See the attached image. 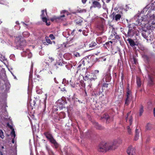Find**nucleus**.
I'll return each instance as SVG.
<instances>
[{
  "label": "nucleus",
  "instance_id": "1",
  "mask_svg": "<svg viewBox=\"0 0 155 155\" xmlns=\"http://www.w3.org/2000/svg\"><path fill=\"white\" fill-rule=\"evenodd\" d=\"M138 24L140 25L142 21H147L148 23L146 24L145 27L147 29H155V12L153 10L149 11L147 14L142 17L141 15L138 16Z\"/></svg>",
  "mask_w": 155,
  "mask_h": 155
},
{
  "label": "nucleus",
  "instance_id": "2",
  "mask_svg": "<svg viewBox=\"0 0 155 155\" xmlns=\"http://www.w3.org/2000/svg\"><path fill=\"white\" fill-rule=\"evenodd\" d=\"M117 146V142L116 141H114L111 145H109L107 143H103L99 146L98 150L102 152L106 151L109 150L114 149Z\"/></svg>",
  "mask_w": 155,
  "mask_h": 155
},
{
  "label": "nucleus",
  "instance_id": "3",
  "mask_svg": "<svg viewBox=\"0 0 155 155\" xmlns=\"http://www.w3.org/2000/svg\"><path fill=\"white\" fill-rule=\"evenodd\" d=\"M61 15L59 17L54 16L51 19V20L52 21H58V20H61L64 21L66 20V18L65 17L68 16L69 14L66 11L64 10L62 11L61 12Z\"/></svg>",
  "mask_w": 155,
  "mask_h": 155
},
{
  "label": "nucleus",
  "instance_id": "4",
  "mask_svg": "<svg viewBox=\"0 0 155 155\" xmlns=\"http://www.w3.org/2000/svg\"><path fill=\"white\" fill-rule=\"evenodd\" d=\"M132 98L131 92L130 89V85L128 84L127 88L126 99L125 101V105H127L131 101Z\"/></svg>",
  "mask_w": 155,
  "mask_h": 155
},
{
  "label": "nucleus",
  "instance_id": "5",
  "mask_svg": "<svg viewBox=\"0 0 155 155\" xmlns=\"http://www.w3.org/2000/svg\"><path fill=\"white\" fill-rule=\"evenodd\" d=\"M15 42L18 46H23L26 44V41L23 40L22 38L21 39L20 36L16 37L15 39Z\"/></svg>",
  "mask_w": 155,
  "mask_h": 155
},
{
  "label": "nucleus",
  "instance_id": "6",
  "mask_svg": "<svg viewBox=\"0 0 155 155\" xmlns=\"http://www.w3.org/2000/svg\"><path fill=\"white\" fill-rule=\"evenodd\" d=\"M41 18L42 19L43 21L45 22L46 23V25H50L49 22H48L49 21L48 20L47 18V14L46 10H43L41 11Z\"/></svg>",
  "mask_w": 155,
  "mask_h": 155
},
{
  "label": "nucleus",
  "instance_id": "7",
  "mask_svg": "<svg viewBox=\"0 0 155 155\" xmlns=\"http://www.w3.org/2000/svg\"><path fill=\"white\" fill-rule=\"evenodd\" d=\"M45 135L46 137L49 140L50 142L54 145L55 147H57L58 146V144L56 141L53 139L51 135L48 133H46L45 134Z\"/></svg>",
  "mask_w": 155,
  "mask_h": 155
},
{
  "label": "nucleus",
  "instance_id": "8",
  "mask_svg": "<svg viewBox=\"0 0 155 155\" xmlns=\"http://www.w3.org/2000/svg\"><path fill=\"white\" fill-rule=\"evenodd\" d=\"M129 30L128 31V33L129 35L131 34L132 33V34L135 33V27H134V24L133 23L130 24L128 25Z\"/></svg>",
  "mask_w": 155,
  "mask_h": 155
},
{
  "label": "nucleus",
  "instance_id": "9",
  "mask_svg": "<svg viewBox=\"0 0 155 155\" xmlns=\"http://www.w3.org/2000/svg\"><path fill=\"white\" fill-rule=\"evenodd\" d=\"M127 152L129 155H134L135 153V149L132 147H130L128 148Z\"/></svg>",
  "mask_w": 155,
  "mask_h": 155
},
{
  "label": "nucleus",
  "instance_id": "10",
  "mask_svg": "<svg viewBox=\"0 0 155 155\" xmlns=\"http://www.w3.org/2000/svg\"><path fill=\"white\" fill-rule=\"evenodd\" d=\"M130 112L128 113L127 116L126 118V120L127 122H129L130 124L131 125L132 122V118L131 115H130Z\"/></svg>",
  "mask_w": 155,
  "mask_h": 155
},
{
  "label": "nucleus",
  "instance_id": "11",
  "mask_svg": "<svg viewBox=\"0 0 155 155\" xmlns=\"http://www.w3.org/2000/svg\"><path fill=\"white\" fill-rule=\"evenodd\" d=\"M92 4L93 7L95 8H99L101 7V5L99 2L96 1H93L92 2Z\"/></svg>",
  "mask_w": 155,
  "mask_h": 155
},
{
  "label": "nucleus",
  "instance_id": "12",
  "mask_svg": "<svg viewBox=\"0 0 155 155\" xmlns=\"http://www.w3.org/2000/svg\"><path fill=\"white\" fill-rule=\"evenodd\" d=\"M112 15L113 16V19H115L117 21L119 20L121 17L120 14H117L115 15L114 13H112Z\"/></svg>",
  "mask_w": 155,
  "mask_h": 155
},
{
  "label": "nucleus",
  "instance_id": "13",
  "mask_svg": "<svg viewBox=\"0 0 155 155\" xmlns=\"http://www.w3.org/2000/svg\"><path fill=\"white\" fill-rule=\"evenodd\" d=\"M129 43L130 45L131 46L133 47L136 45H137V42H135L133 40L131 39H128L127 40Z\"/></svg>",
  "mask_w": 155,
  "mask_h": 155
},
{
  "label": "nucleus",
  "instance_id": "14",
  "mask_svg": "<svg viewBox=\"0 0 155 155\" xmlns=\"http://www.w3.org/2000/svg\"><path fill=\"white\" fill-rule=\"evenodd\" d=\"M98 73H99L98 70H95L94 71V74L95 76V78H88V79L92 80H94V79H95L97 78L96 76L98 75Z\"/></svg>",
  "mask_w": 155,
  "mask_h": 155
},
{
  "label": "nucleus",
  "instance_id": "15",
  "mask_svg": "<svg viewBox=\"0 0 155 155\" xmlns=\"http://www.w3.org/2000/svg\"><path fill=\"white\" fill-rule=\"evenodd\" d=\"M96 45V43L95 42H93L91 43V44H90L89 45V48H90L89 49H88V50H91Z\"/></svg>",
  "mask_w": 155,
  "mask_h": 155
},
{
  "label": "nucleus",
  "instance_id": "16",
  "mask_svg": "<svg viewBox=\"0 0 155 155\" xmlns=\"http://www.w3.org/2000/svg\"><path fill=\"white\" fill-rule=\"evenodd\" d=\"M137 83L138 87H140L141 85V81L139 77H137Z\"/></svg>",
  "mask_w": 155,
  "mask_h": 155
},
{
  "label": "nucleus",
  "instance_id": "17",
  "mask_svg": "<svg viewBox=\"0 0 155 155\" xmlns=\"http://www.w3.org/2000/svg\"><path fill=\"white\" fill-rule=\"evenodd\" d=\"M11 134L12 137H13V138L12 141V142L13 143H14V138L15 136V132L14 129H12V131L11 132Z\"/></svg>",
  "mask_w": 155,
  "mask_h": 155
},
{
  "label": "nucleus",
  "instance_id": "18",
  "mask_svg": "<svg viewBox=\"0 0 155 155\" xmlns=\"http://www.w3.org/2000/svg\"><path fill=\"white\" fill-rule=\"evenodd\" d=\"M46 148L48 152L49 155H54L53 152L48 147L46 146Z\"/></svg>",
  "mask_w": 155,
  "mask_h": 155
},
{
  "label": "nucleus",
  "instance_id": "19",
  "mask_svg": "<svg viewBox=\"0 0 155 155\" xmlns=\"http://www.w3.org/2000/svg\"><path fill=\"white\" fill-rule=\"evenodd\" d=\"M112 42L110 41L109 42L106 43V45L109 48H111L112 46Z\"/></svg>",
  "mask_w": 155,
  "mask_h": 155
},
{
  "label": "nucleus",
  "instance_id": "20",
  "mask_svg": "<svg viewBox=\"0 0 155 155\" xmlns=\"http://www.w3.org/2000/svg\"><path fill=\"white\" fill-rule=\"evenodd\" d=\"M139 137V133L138 132V130L136 129V134L135 137V140H137L138 139V137Z\"/></svg>",
  "mask_w": 155,
  "mask_h": 155
},
{
  "label": "nucleus",
  "instance_id": "21",
  "mask_svg": "<svg viewBox=\"0 0 155 155\" xmlns=\"http://www.w3.org/2000/svg\"><path fill=\"white\" fill-rule=\"evenodd\" d=\"M143 112V107L142 106H141L140 107L139 112V115L140 116H141Z\"/></svg>",
  "mask_w": 155,
  "mask_h": 155
},
{
  "label": "nucleus",
  "instance_id": "22",
  "mask_svg": "<svg viewBox=\"0 0 155 155\" xmlns=\"http://www.w3.org/2000/svg\"><path fill=\"white\" fill-rule=\"evenodd\" d=\"M152 127V125L148 123L147 124L146 126V128L147 129L150 130L151 129Z\"/></svg>",
  "mask_w": 155,
  "mask_h": 155
},
{
  "label": "nucleus",
  "instance_id": "23",
  "mask_svg": "<svg viewBox=\"0 0 155 155\" xmlns=\"http://www.w3.org/2000/svg\"><path fill=\"white\" fill-rule=\"evenodd\" d=\"M25 55L27 56L28 58H31L32 56L31 53L28 51L26 53Z\"/></svg>",
  "mask_w": 155,
  "mask_h": 155
},
{
  "label": "nucleus",
  "instance_id": "24",
  "mask_svg": "<svg viewBox=\"0 0 155 155\" xmlns=\"http://www.w3.org/2000/svg\"><path fill=\"white\" fill-rule=\"evenodd\" d=\"M45 38H46V41L47 43H48L49 44H52V42L51 41L50 39L48 37H45Z\"/></svg>",
  "mask_w": 155,
  "mask_h": 155
},
{
  "label": "nucleus",
  "instance_id": "25",
  "mask_svg": "<svg viewBox=\"0 0 155 155\" xmlns=\"http://www.w3.org/2000/svg\"><path fill=\"white\" fill-rule=\"evenodd\" d=\"M0 137L2 139H3L4 137L3 132L2 130H0Z\"/></svg>",
  "mask_w": 155,
  "mask_h": 155
},
{
  "label": "nucleus",
  "instance_id": "26",
  "mask_svg": "<svg viewBox=\"0 0 155 155\" xmlns=\"http://www.w3.org/2000/svg\"><path fill=\"white\" fill-rule=\"evenodd\" d=\"M142 36L145 38H147V33L146 32H143L142 33Z\"/></svg>",
  "mask_w": 155,
  "mask_h": 155
},
{
  "label": "nucleus",
  "instance_id": "27",
  "mask_svg": "<svg viewBox=\"0 0 155 155\" xmlns=\"http://www.w3.org/2000/svg\"><path fill=\"white\" fill-rule=\"evenodd\" d=\"M23 35L25 37H28L29 35V33L28 32L25 31L23 32Z\"/></svg>",
  "mask_w": 155,
  "mask_h": 155
},
{
  "label": "nucleus",
  "instance_id": "28",
  "mask_svg": "<svg viewBox=\"0 0 155 155\" xmlns=\"http://www.w3.org/2000/svg\"><path fill=\"white\" fill-rule=\"evenodd\" d=\"M74 55L76 57H79L80 56V54L78 52H75L74 53Z\"/></svg>",
  "mask_w": 155,
  "mask_h": 155
},
{
  "label": "nucleus",
  "instance_id": "29",
  "mask_svg": "<svg viewBox=\"0 0 155 155\" xmlns=\"http://www.w3.org/2000/svg\"><path fill=\"white\" fill-rule=\"evenodd\" d=\"M150 81H149V84H150V85H152L153 84V79L151 78H150Z\"/></svg>",
  "mask_w": 155,
  "mask_h": 155
},
{
  "label": "nucleus",
  "instance_id": "30",
  "mask_svg": "<svg viewBox=\"0 0 155 155\" xmlns=\"http://www.w3.org/2000/svg\"><path fill=\"white\" fill-rule=\"evenodd\" d=\"M49 37L51 40H53L55 38L54 37L52 34L50 35Z\"/></svg>",
  "mask_w": 155,
  "mask_h": 155
},
{
  "label": "nucleus",
  "instance_id": "31",
  "mask_svg": "<svg viewBox=\"0 0 155 155\" xmlns=\"http://www.w3.org/2000/svg\"><path fill=\"white\" fill-rule=\"evenodd\" d=\"M127 131H128V133L130 134H131V129L128 126L127 127Z\"/></svg>",
  "mask_w": 155,
  "mask_h": 155
},
{
  "label": "nucleus",
  "instance_id": "32",
  "mask_svg": "<svg viewBox=\"0 0 155 155\" xmlns=\"http://www.w3.org/2000/svg\"><path fill=\"white\" fill-rule=\"evenodd\" d=\"M86 12V10L85 9H83L82 10H81L79 11V12L80 13L81 12Z\"/></svg>",
  "mask_w": 155,
  "mask_h": 155
},
{
  "label": "nucleus",
  "instance_id": "33",
  "mask_svg": "<svg viewBox=\"0 0 155 155\" xmlns=\"http://www.w3.org/2000/svg\"><path fill=\"white\" fill-rule=\"evenodd\" d=\"M49 58L50 59L51 61H52L54 60V59L52 57H49Z\"/></svg>",
  "mask_w": 155,
  "mask_h": 155
},
{
  "label": "nucleus",
  "instance_id": "34",
  "mask_svg": "<svg viewBox=\"0 0 155 155\" xmlns=\"http://www.w3.org/2000/svg\"><path fill=\"white\" fill-rule=\"evenodd\" d=\"M102 7L104 9H106V7L105 5L104 4L103 5Z\"/></svg>",
  "mask_w": 155,
  "mask_h": 155
},
{
  "label": "nucleus",
  "instance_id": "35",
  "mask_svg": "<svg viewBox=\"0 0 155 155\" xmlns=\"http://www.w3.org/2000/svg\"><path fill=\"white\" fill-rule=\"evenodd\" d=\"M4 2V0H0V3L1 4H3Z\"/></svg>",
  "mask_w": 155,
  "mask_h": 155
},
{
  "label": "nucleus",
  "instance_id": "36",
  "mask_svg": "<svg viewBox=\"0 0 155 155\" xmlns=\"http://www.w3.org/2000/svg\"><path fill=\"white\" fill-rule=\"evenodd\" d=\"M70 84L71 85V86L73 87H74V86H73V83H72L71 82V80H70Z\"/></svg>",
  "mask_w": 155,
  "mask_h": 155
},
{
  "label": "nucleus",
  "instance_id": "37",
  "mask_svg": "<svg viewBox=\"0 0 155 155\" xmlns=\"http://www.w3.org/2000/svg\"><path fill=\"white\" fill-rule=\"evenodd\" d=\"M87 0H82V3L84 4L86 2Z\"/></svg>",
  "mask_w": 155,
  "mask_h": 155
},
{
  "label": "nucleus",
  "instance_id": "38",
  "mask_svg": "<svg viewBox=\"0 0 155 155\" xmlns=\"http://www.w3.org/2000/svg\"><path fill=\"white\" fill-rule=\"evenodd\" d=\"M133 59H134V63L135 64H136V59L134 58Z\"/></svg>",
  "mask_w": 155,
  "mask_h": 155
},
{
  "label": "nucleus",
  "instance_id": "39",
  "mask_svg": "<svg viewBox=\"0 0 155 155\" xmlns=\"http://www.w3.org/2000/svg\"><path fill=\"white\" fill-rule=\"evenodd\" d=\"M47 95L46 94H45V101L46 100V99H47Z\"/></svg>",
  "mask_w": 155,
  "mask_h": 155
},
{
  "label": "nucleus",
  "instance_id": "40",
  "mask_svg": "<svg viewBox=\"0 0 155 155\" xmlns=\"http://www.w3.org/2000/svg\"><path fill=\"white\" fill-rule=\"evenodd\" d=\"M153 114L154 116H155V108H154L153 109Z\"/></svg>",
  "mask_w": 155,
  "mask_h": 155
},
{
  "label": "nucleus",
  "instance_id": "41",
  "mask_svg": "<svg viewBox=\"0 0 155 155\" xmlns=\"http://www.w3.org/2000/svg\"><path fill=\"white\" fill-rule=\"evenodd\" d=\"M22 23L24 25H28V24H26L24 23V22H22Z\"/></svg>",
  "mask_w": 155,
  "mask_h": 155
},
{
  "label": "nucleus",
  "instance_id": "42",
  "mask_svg": "<svg viewBox=\"0 0 155 155\" xmlns=\"http://www.w3.org/2000/svg\"><path fill=\"white\" fill-rule=\"evenodd\" d=\"M105 118L107 119V120L108 119L109 117L108 116H107Z\"/></svg>",
  "mask_w": 155,
  "mask_h": 155
},
{
  "label": "nucleus",
  "instance_id": "43",
  "mask_svg": "<svg viewBox=\"0 0 155 155\" xmlns=\"http://www.w3.org/2000/svg\"><path fill=\"white\" fill-rule=\"evenodd\" d=\"M0 155H2V153L1 151H0Z\"/></svg>",
  "mask_w": 155,
  "mask_h": 155
},
{
  "label": "nucleus",
  "instance_id": "44",
  "mask_svg": "<svg viewBox=\"0 0 155 155\" xmlns=\"http://www.w3.org/2000/svg\"><path fill=\"white\" fill-rule=\"evenodd\" d=\"M54 80L56 83H57V82L56 81V78H54Z\"/></svg>",
  "mask_w": 155,
  "mask_h": 155
},
{
  "label": "nucleus",
  "instance_id": "45",
  "mask_svg": "<svg viewBox=\"0 0 155 155\" xmlns=\"http://www.w3.org/2000/svg\"><path fill=\"white\" fill-rule=\"evenodd\" d=\"M81 65V64H80L78 65V67H80Z\"/></svg>",
  "mask_w": 155,
  "mask_h": 155
},
{
  "label": "nucleus",
  "instance_id": "46",
  "mask_svg": "<svg viewBox=\"0 0 155 155\" xmlns=\"http://www.w3.org/2000/svg\"><path fill=\"white\" fill-rule=\"evenodd\" d=\"M82 31L81 30V29H79V30H78V31H80V32H81Z\"/></svg>",
  "mask_w": 155,
  "mask_h": 155
},
{
  "label": "nucleus",
  "instance_id": "47",
  "mask_svg": "<svg viewBox=\"0 0 155 155\" xmlns=\"http://www.w3.org/2000/svg\"><path fill=\"white\" fill-rule=\"evenodd\" d=\"M111 78L110 77H109V80H107V81H109V80Z\"/></svg>",
  "mask_w": 155,
  "mask_h": 155
},
{
  "label": "nucleus",
  "instance_id": "48",
  "mask_svg": "<svg viewBox=\"0 0 155 155\" xmlns=\"http://www.w3.org/2000/svg\"><path fill=\"white\" fill-rule=\"evenodd\" d=\"M16 23L17 24H18V21H16Z\"/></svg>",
  "mask_w": 155,
  "mask_h": 155
},
{
  "label": "nucleus",
  "instance_id": "49",
  "mask_svg": "<svg viewBox=\"0 0 155 155\" xmlns=\"http://www.w3.org/2000/svg\"><path fill=\"white\" fill-rule=\"evenodd\" d=\"M2 23V21H0V24H1Z\"/></svg>",
  "mask_w": 155,
  "mask_h": 155
},
{
  "label": "nucleus",
  "instance_id": "50",
  "mask_svg": "<svg viewBox=\"0 0 155 155\" xmlns=\"http://www.w3.org/2000/svg\"><path fill=\"white\" fill-rule=\"evenodd\" d=\"M4 148V147L3 146L2 147V148L3 149Z\"/></svg>",
  "mask_w": 155,
  "mask_h": 155
},
{
  "label": "nucleus",
  "instance_id": "51",
  "mask_svg": "<svg viewBox=\"0 0 155 155\" xmlns=\"http://www.w3.org/2000/svg\"><path fill=\"white\" fill-rule=\"evenodd\" d=\"M84 45H85V47H86V46L85 45V44H84Z\"/></svg>",
  "mask_w": 155,
  "mask_h": 155
},
{
  "label": "nucleus",
  "instance_id": "52",
  "mask_svg": "<svg viewBox=\"0 0 155 155\" xmlns=\"http://www.w3.org/2000/svg\"><path fill=\"white\" fill-rule=\"evenodd\" d=\"M32 66H33L32 65H31V68L32 67Z\"/></svg>",
  "mask_w": 155,
  "mask_h": 155
},
{
  "label": "nucleus",
  "instance_id": "53",
  "mask_svg": "<svg viewBox=\"0 0 155 155\" xmlns=\"http://www.w3.org/2000/svg\"><path fill=\"white\" fill-rule=\"evenodd\" d=\"M154 2L155 3V2Z\"/></svg>",
  "mask_w": 155,
  "mask_h": 155
}]
</instances>
